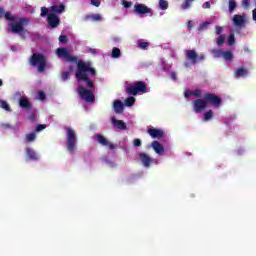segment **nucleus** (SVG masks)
I'll return each instance as SVG.
<instances>
[{
  "label": "nucleus",
  "instance_id": "nucleus-1",
  "mask_svg": "<svg viewBox=\"0 0 256 256\" xmlns=\"http://www.w3.org/2000/svg\"><path fill=\"white\" fill-rule=\"evenodd\" d=\"M56 55L58 59H64L69 65L70 71H73V67H77L75 76L78 81V94L87 103H93L95 101V87H93V82L87 77L89 73L95 75V69L91 66V63L78 61L75 56L71 55V50L67 48L56 49Z\"/></svg>",
  "mask_w": 256,
  "mask_h": 256
},
{
  "label": "nucleus",
  "instance_id": "nucleus-2",
  "mask_svg": "<svg viewBox=\"0 0 256 256\" xmlns=\"http://www.w3.org/2000/svg\"><path fill=\"white\" fill-rule=\"evenodd\" d=\"M48 13V25H50V27H52L53 29L55 27L59 26L60 20H59V16L61 15V13H65V5L60 4V5H54L52 6L50 9H48L47 7H42L41 8V17H45V15H47Z\"/></svg>",
  "mask_w": 256,
  "mask_h": 256
},
{
  "label": "nucleus",
  "instance_id": "nucleus-3",
  "mask_svg": "<svg viewBox=\"0 0 256 256\" xmlns=\"http://www.w3.org/2000/svg\"><path fill=\"white\" fill-rule=\"evenodd\" d=\"M4 17L6 21H8L9 33H23L25 31V26L29 25V20L15 16L11 14V12H6Z\"/></svg>",
  "mask_w": 256,
  "mask_h": 256
},
{
  "label": "nucleus",
  "instance_id": "nucleus-4",
  "mask_svg": "<svg viewBox=\"0 0 256 256\" xmlns=\"http://www.w3.org/2000/svg\"><path fill=\"white\" fill-rule=\"evenodd\" d=\"M66 131V145L69 153H75L77 149V133L73 128H65Z\"/></svg>",
  "mask_w": 256,
  "mask_h": 256
},
{
  "label": "nucleus",
  "instance_id": "nucleus-5",
  "mask_svg": "<svg viewBox=\"0 0 256 256\" xmlns=\"http://www.w3.org/2000/svg\"><path fill=\"white\" fill-rule=\"evenodd\" d=\"M128 95H143L147 93V84L142 81H136L131 86L126 87Z\"/></svg>",
  "mask_w": 256,
  "mask_h": 256
},
{
  "label": "nucleus",
  "instance_id": "nucleus-6",
  "mask_svg": "<svg viewBox=\"0 0 256 256\" xmlns=\"http://www.w3.org/2000/svg\"><path fill=\"white\" fill-rule=\"evenodd\" d=\"M30 65H32L33 67H37L39 73H43V71H45V66L47 65L45 56L41 54H33L30 59Z\"/></svg>",
  "mask_w": 256,
  "mask_h": 256
},
{
  "label": "nucleus",
  "instance_id": "nucleus-7",
  "mask_svg": "<svg viewBox=\"0 0 256 256\" xmlns=\"http://www.w3.org/2000/svg\"><path fill=\"white\" fill-rule=\"evenodd\" d=\"M211 53L215 59H225L228 63L233 61V52L232 51H225L223 49H212Z\"/></svg>",
  "mask_w": 256,
  "mask_h": 256
},
{
  "label": "nucleus",
  "instance_id": "nucleus-8",
  "mask_svg": "<svg viewBox=\"0 0 256 256\" xmlns=\"http://www.w3.org/2000/svg\"><path fill=\"white\" fill-rule=\"evenodd\" d=\"M209 107L207 102V96L205 95L203 99H196L193 101V109L195 113H202L205 109Z\"/></svg>",
  "mask_w": 256,
  "mask_h": 256
},
{
  "label": "nucleus",
  "instance_id": "nucleus-9",
  "mask_svg": "<svg viewBox=\"0 0 256 256\" xmlns=\"http://www.w3.org/2000/svg\"><path fill=\"white\" fill-rule=\"evenodd\" d=\"M206 101L208 102V107H213L214 109H219L223 103V100L215 94H207Z\"/></svg>",
  "mask_w": 256,
  "mask_h": 256
},
{
  "label": "nucleus",
  "instance_id": "nucleus-10",
  "mask_svg": "<svg viewBox=\"0 0 256 256\" xmlns=\"http://www.w3.org/2000/svg\"><path fill=\"white\" fill-rule=\"evenodd\" d=\"M134 13L136 15H140V17H143L145 15H152L153 10L151 8H148L145 4L136 3L134 5Z\"/></svg>",
  "mask_w": 256,
  "mask_h": 256
},
{
  "label": "nucleus",
  "instance_id": "nucleus-11",
  "mask_svg": "<svg viewBox=\"0 0 256 256\" xmlns=\"http://www.w3.org/2000/svg\"><path fill=\"white\" fill-rule=\"evenodd\" d=\"M186 57L188 61H191L192 64H195L198 61H203V59H205V55L201 54L200 56H197V52L194 50H187Z\"/></svg>",
  "mask_w": 256,
  "mask_h": 256
},
{
  "label": "nucleus",
  "instance_id": "nucleus-12",
  "mask_svg": "<svg viewBox=\"0 0 256 256\" xmlns=\"http://www.w3.org/2000/svg\"><path fill=\"white\" fill-rule=\"evenodd\" d=\"M95 140L99 142L100 145H103V147H108V149H115V145L102 135H96Z\"/></svg>",
  "mask_w": 256,
  "mask_h": 256
},
{
  "label": "nucleus",
  "instance_id": "nucleus-13",
  "mask_svg": "<svg viewBox=\"0 0 256 256\" xmlns=\"http://www.w3.org/2000/svg\"><path fill=\"white\" fill-rule=\"evenodd\" d=\"M245 20V15H234L232 17L233 25H235V27H238L239 29H241V27L245 25Z\"/></svg>",
  "mask_w": 256,
  "mask_h": 256
},
{
  "label": "nucleus",
  "instance_id": "nucleus-14",
  "mask_svg": "<svg viewBox=\"0 0 256 256\" xmlns=\"http://www.w3.org/2000/svg\"><path fill=\"white\" fill-rule=\"evenodd\" d=\"M148 134L150 135V137H152V139H161V137L165 135V132L158 128H149Z\"/></svg>",
  "mask_w": 256,
  "mask_h": 256
},
{
  "label": "nucleus",
  "instance_id": "nucleus-15",
  "mask_svg": "<svg viewBox=\"0 0 256 256\" xmlns=\"http://www.w3.org/2000/svg\"><path fill=\"white\" fill-rule=\"evenodd\" d=\"M247 75H249V70L245 67H239L234 72V76L236 79H245Z\"/></svg>",
  "mask_w": 256,
  "mask_h": 256
},
{
  "label": "nucleus",
  "instance_id": "nucleus-16",
  "mask_svg": "<svg viewBox=\"0 0 256 256\" xmlns=\"http://www.w3.org/2000/svg\"><path fill=\"white\" fill-rule=\"evenodd\" d=\"M25 152H26V157H28L30 161H38V159L40 158V156L31 147H26Z\"/></svg>",
  "mask_w": 256,
  "mask_h": 256
},
{
  "label": "nucleus",
  "instance_id": "nucleus-17",
  "mask_svg": "<svg viewBox=\"0 0 256 256\" xmlns=\"http://www.w3.org/2000/svg\"><path fill=\"white\" fill-rule=\"evenodd\" d=\"M151 147L157 155L162 156L165 154V148L159 143V141H153Z\"/></svg>",
  "mask_w": 256,
  "mask_h": 256
},
{
  "label": "nucleus",
  "instance_id": "nucleus-18",
  "mask_svg": "<svg viewBox=\"0 0 256 256\" xmlns=\"http://www.w3.org/2000/svg\"><path fill=\"white\" fill-rule=\"evenodd\" d=\"M139 159L144 167H149L151 163H153V159H151V157L145 153H140Z\"/></svg>",
  "mask_w": 256,
  "mask_h": 256
},
{
  "label": "nucleus",
  "instance_id": "nucleus-19",
  "mask_svg": "<svg viewBox=\"0 0 256 256\" xmlns=\"http://www.w3.org/2000/svg\"><path fill=\"white\" fill-rule=\"evenodd\" d=\"M111 122L113 127H116L117 129H120L121 131L127 129V125H125V122H123L122 120H117L114 117L111 118Z\"/></svg>",
  "mask_w": 256,
  "mask_h": 256
},
{
  "label": "nucleus",
  "instance_id": "nucleus-20",
  "mask_svg": "<svg viewBox=\"0 0 256 256\" xmlns=\"http://www.w3.org/2000/svg\"><path fill=\"white\" fill-rule=\"evenodd\" d=\"M184 97L189 99V97H201V90H185Z\"/></svg>",
  "mask_w": 256,
  "mask_h": 256
},
{
  "label": "nucleus",
  "instance_id": "nucleus-21",
  "mask_svg": "<svg viewBox=\"0 0 256 256\" xmlns=\"http://www.w3.org/2000/svg\"><path fill=\"white\" fill-rule=\"evenodd\" d=\"M19 105L23 109H31V103L29 102V99L26 96H22L20 98Z\"/></svg>",
  "mask_w": 256,
  "mask_h": 256
},
{
  "label": "nucleus",
  "instance_id": "nucleus-22",
  "mask_svg": "<svg viewBox=\"0 0 256 256\" xmlns=\"http://www.w3.org/2000/svg\"><path fill=\"white\" fill-rule=\"evenodd\" d=\"M86 21H103L101 14H90L85 17Z\"/></svg>",
  "mask_w": 256,
  "mask_h": 256
},
{
  "label": "nucleus",
  "instance_id": "nucleus-23",
  "mask_svg": "<svg viewBox=\"0 0 256 256\" xmlns=\"http://www.w3.org/2000/svg\"><path fill=\"white\" fill-rule=\"evenodd\" d=\"M113 107L116 113H123V102L121 100L114 101Z\"/></svg>",
  "mask_w": 256,
  "mask_h": 256
},
{
  "label": "nucleus",
  "instance_id": "nucleus-24",
  "mask_svg": "<svg viewBox=\"0 0 256 256\" xmlns=\"http://www.w3.org/2000/svg\"><path fill=\"white\" fill-rule=\"evenodd\" d=\"M37 139V134L35 133H29L25 137V143H33Z\"/></svg>",
  "mask_w": 256,
  "mask_h": 256
},
{
  "label": "nucleus",
  "instance_id": "nucleus-25",
  "mask_svg": "<svg viewBox=\"0 0 256 256\" xmlns=\"http://www.w3.org/2000/svg\"><path fill=\"white\" fill-rule=\"evenodd\" d=\"M225 39H227V36L225 35H220L216 38V44L218 47H223V43H225Z\"/></svg>",
  "mask_w": 256,
  "mask_h": 256
},
{
  "label": "nucleus",
  "instance_id": "nucleus-26",
  "mask_svg": "<svg viewBox=\"0 0 256 256\" xmlns=\"http://www.w3.org/2000/svg\"><path fill=\"white\" fill-rule=\"evenodd\" d=\"M0 108L4 109V111H11V106H9V103L2 99H0Z\"/></svg>",
  "mask_w": 256,
  "mask_h": 256
},
{
  "label": "nucleus",
  "instance_id": "nucleus-27",
  "mask_svg": "<svg viewBox=\"0 0 256 256\" xmlns=\"http://www.w3.org/2000/svg\"><path fill=\"white\" fill-rule=\"evenodd\" d=\"M213 119V112L209 110L203 114V121H211Z\"/></svg>",
  "mask_w": 256,
  "mask_h": 256
},
{
  "label": "nucleus",
  "instance_id": "nucleus-28",
  "mask_svg": "<svg viewBox=\"0 0 256 256\" xmlns=\"http://www.w3.org/2000/svg\"><path fill=\"white\" fill-rule=\"evenodd\" d=\"M159 7L162 11H166L169 8V2L167 0H159Z\"/></svg>",
  "mask_w": 256,
  "mask_h": 256
},
{
  "label": "nucleus",
  "instance_id": "nucleus-29",
  "mask_svg": "<svg viewBox=\"0 0 256 256\" xmlns=\"http://www.w3.org/2000/svg\"><path fill=\"white\" fill-rule=\"evenodd\" d=\"M121 57V50L119 48L112 49V58L119 59Z\"/></svg>",
  "mask_w": 256,
  "mask_h": 256
},
{
  "label": "nucleus",
  "instance_id": "nucleus-30",
  "mask_svg": "<svg viewBox=\"0 0 256 256\" xmlns=\"http://www.w3.org/2000/svg\"><path fill=\"white\" fill-rule=\"evenodd\" d=\"M126 107H133L135 105V97H129L125 100Z\"/></svg>",
  "mask_w": 256,
  "mask_h": 256
},
{
  "label": "nucleus",
  "instance_id": "nucleus-31",
  "mask_svg": "<svg viewBox=\"0 0 256 256\" xmlns=\"http://www.w3.org/2000/svg\"><path fill=\"white\" fill-rule=\"evenodd\" d=\"M237 7V2L235 0H229V11L230 13H233Z\"/></svg>",
  "mask_w": 256,
  "mask_h": 256
},
{
  "label": "nucleus",
  "instance_id": "nucleus-32",
  "mask_svg": "<svg viewBox=\"0 0 256 256\" xmlns=\"http://www.w3.org/2000/svg\"><path fill=\"white\" fill-rule=\"evenodd\" d=\"M191 3H193V0H185V2L182 3V9H189V7H191Z\"/></svg>",
  "mask_w": 256,
  "mask_h": 256
},
{
  "label": "nucleus",
  "instance_id": "nucleus-33",
  "mask_svg": "<svg viewBox=\"0 0 256 256\" xmlns=\"http://www.w3.org/2000/svg\"><path fill=\"white\" fill-rule=\"evenodd\" d=\"M227 43H228V45H230V46L235 43V34H230V35L228 36Z\"/></svg>",
  "mask_w": 256,
  "mask_h": 256
},
{
  "label": "nucleus",
  "instance_id": "nucleus-34",
  "mask_svg": "<svg viewBox=\"0 0 256 256\" xmlns=\"http://www.w3.org/2000/svg\"><path fill=\"white\" fill-rule=\"evenodd\" d=\"M138 47H139V49H147V47H149V42L139 41Z\"/></svg>",
  "mask_w": 256,
  "mask_h": 256
},
{
  "label": "nucleus",
  "instance_id": "nucleus-35",
  "mask_svg": "<svg viewBox=\"0 0 256 256\" xmlns=\"http://www.w3.org/2000/svg\"><path fill=\"white\" fill-rule=\"evenodd\" d=\"M122 5L124 6L125 9H129L130 7L133 6L132 2H128L126 0H122Z\"/></svg>",
  "mask_w": 256,
  "mask_h": 256
},
{
  "label": "nucleus",
  "instance_id": "nucleus-36",
  "mask_svg": "<svg viewBox=\"0 0 256 256\" xmlns=\"http://www.w3.org/2000/svg\"><path fill=\"white\" fill-rule=\"evenodd\" d=\"M36 99H39L40 101H44L45 93L43 91H38Z\"/></svg>",
  "mask_w": 256,
  "mask_h": 256
},
{
  "label": "nucleus",
  "instance_id": "nucleus-37",
  "mask_svg": "<svg viewBox=\"0 0 256 256\" xmlns=\"http://www.w3.org/2000/svg\"><path fill=\"white\" fill-rule=\"evenodd\" d=\"M250 3L251 0H242V7H244V9H249Z\"/></svg>",
  "mask_w": 256,
  "mask_h": 256
},
{
  "label": "nucleus",
  "instance_id": "nucleus-38",
  "mask_svg": "<svg viewBox=\"0 0 256 256\" xmlns=\"http://www.w3.org/2000/svg\"><path fill=\"white\" fill-rule=\"evenodd\" d=\"M91 5L99 7V5H101V0H91Z\"/></svg>",
  "mask_w": 256,
  "mask_h": 256
},
{
  "label": "nucleus",
  "instance_id": "nucleus-39",
  "mask_svg": "<svg viewBox=\"0 0 256 256\" xmlns=\"http://www.w3.org/2000/svg\"><path fill=\"white\" fill-rule=\"evenodd\" d=\"M43 129H47V125L43 124V125H38L36 127V131L39 132V131H43Z\"/></svg>",
  "mask_w": 256,
  "mask_h": 256
},
{
  "label": "nucleus",
  "instance_id": "nucleus-40",
  "mask_svg": "<svg viewBox=\"0 0 256 256\" xmlns=\"http://www.w3.org/2000/svg\"><path fill=\"white\" fill-rule=\"evenodd\" d=\"M62 79H63V81H67V79H69V72H63Z\"/></svg>",
  "mask_w": 256,
  "mask_h": 256
},
{
  "label": "nucleus",
  "instance_id": "nucleus-41",
  "mask_svg": "<svg viewBox=\"0 0 256 256\" xmlns=\"http://www.w3.org/2000/svg\"><path fill=\"white\" fill-rule=\"evenodd\" d=\"M134 147H141V139L134 140Z\"/></svg>",
  "mask_w": 256,
  "mask_h": 256
},
{
  "label": "nucleus",
  "instance_id": "nucleus-42",
  "mask_svg": "<svg viewBox=\"0 0 256 256\" xmlns=\"http://www.w3.org/2000/svg\"><path fill=\"white\" fill-rule=\"evenodd\" d=\"M222 32H223V28L221 26H217L216 27V35H221Z\"/></svg>",
  "mask_w": 256,
  "mask_h": 256
},
{
  "label": "nucleus",
  "instance_id": "nucleus-43",
  "mask_svg": "<svg viewBox=\"0 0 256 256\" xmlns=\"http://www.w3.org/2000/svg\"><path fill=\"white\" fill-rule=\"evenodd\" d=\"M59 41H60V43H67V37L66 36H60Z\"/></svg>",
  "mask_w": 256,
  "mask_h": 256
},
{
  "label": "nucleus",
  "instance_id": "nucleus-44",
  "mask_svg": "<svg viewBox=\"0 0 256 256\" xmlns=\"http://www.w3.org/2000/svg\"><path fill=\"white\" fill-rule=\"evenodd\" d=\"M170 77H171V79H172L173 81H176V80H177V73L171 72Z\"/></svg>",
  "mask_w": 256,
  "mask_h": 256
},
{
  "label": "nucleus",
  "instance_id": "nucleus-45",
  "mask_svg": "<svg viewBox=\"0 0 256 256\" xmlns=\"http://www.w3.org/2000/svg\"><path fill=\"white\" fill-rule=\"evenodd\" d=\"M203 8H204V9H210V8H211V4H210L209 2H205V3L203 4Z\"/></svg>",
  "mask_w": 256,
  "mask_h": 256
},
{
  "label": "nucleus",
  "instance_id": "nucleus-46",
  "mask_svg": "<svg viewBox=\"0 0 256 256\" xmlns=\"http://www.w3.org/2000/svg\"><path fill=\"white\" fill-rule=\"evenodd\" d=\"M193 25H195V22L189 21L188 22V29H193Z\"/></svg>",
  "mask_w": 256,
  "mask_h": 256
},
{
  "label": "nucleus",
  "instance_id": "nucleus-47",
  "mask_svg": "<svg viewBox=\"0 0 256 256\" xmlns=\"http://www.w3.org/2000/svg\"><path fill=\"white\" fill-rule=\"evenodd\" d=\"M252 19L256 21V8L252 11Z\"/></svg>",
  "mask_w": 256,
  "mask_h": 256
},
{
  "label": "nucleus",
  "instance_id": "nucleus-48",
  "mask_svg": "<svg viewBox=\"0 0 256 256\" xmlns=\"http://www.w3.org/2000/svg\"><path fill=\"white\" fill-rule=\"evenodd\" d=\"M90 52H91L93 55H97V53H99V51H97V49H90Z\"/></svg>",
  "mask_w": 256,
  "mask_h": 256
},
{
  "label": "nucleus",
  "instance_id": "nucleus-49",
  "mask_svg": "<svg viewBox=\"0 0 256 256\" xmlns=\"http://www.w3.org/2000/svg\"><path fill=\"white\" fill-rule=\"evenodd\" d=\"M3 15H5V11L3 10V8H0V17H3Z\"/></svg>",
  "mask_w": 256,
  "mask_h": 256
},
{
  "label": "nucleus",
  "instance_id": "nucleus-50",
  "mask_svg": "<svg viewBox=\"0 0 256 256\" xmlns=\"http://www.w3.org/2000/svg\"><path fill=\"white\" fill-rule=\"evenodd\" d=\"M1 85H3V81L2 80H0V87H1Z\"/></svg>",
  "mask_w": 256,
  "mask_h": 256
},
{
  "label": "nucleus",
  "instance_id": "nucleus-51",
  "mask_svg": "<svg viewBox=\"0 0 256 256\" xmlns=\"http://www.w3.org/2000/svg\"><path fill=\"white\" fill-rule=\"evenodd\" d=\"M115 165V163H110V166L113 167Z\"/></svg>",
  "mask_w": 256,
  "mask_h": 256
},
{
  "label": "nucleus",
  "instance_id": "nucleus-52",
  "mask_svg": "<svg viewBox=\"0 0 256 256\" xmlns=\"http://www.w3.org/2000/svg\"><path fill=\"white\" fill-rule=\"evenodd\" d=\"M185 65H186V67H189V63H186Z\"/></svg>",
  "mask_w": 256,
  "mask_h": 256
}]
</instances>
